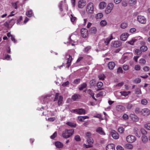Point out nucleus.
<instances>
[{"label": "nucleus", "instance_id": "1", "mask_svg": "<svg viewBox=\"0 0 150 150\" xmlns=\"http://www.w3.org/2000/svg\"><path fill=\"white\" fill-rule=\"evenodd\" d=\"M74 132L73 129H66L62 132V136L64 138H69L74 134Z\"/></svg>", "mask_w": 150, "mask_h": 150}, {"label": "nucleus", "instance_id": "2", "mask_svg": "<svg viewBox=\"0 0 150 150\" xmlns=\"http://www.w3.org/2000/svg\"><path fill=\"white\" fill-rule=\"evenodd\" d=\"M54 101H57L58 105L60 106L62 103L63 97L62 96H59V93H57L55 94V97L54 99Z\"/></svg>", "mask_w": 150, "mask_h": 150}, {"label": "nucleus", "instance_id": "3", "mask_svg": "<svg viewBox=\"0 0 150 150\" xmlns=\"http://www.w3.org/2000/svg\"><path fill=\"white\" fill-rule=\"evenodd\" d=\"M94 10V6L92 3H89L87 5L86 11L88 13H93Z\"/></svg>", "mask_w": 150, "mask_h": 150}, {"label": "nucleus", "instance_id": "4", "mask_svg": "<svg viewBox=\"0 0 150 150\" xmlns=\"http://www.w3.org/2000/svg\"><path fill=\"white\" fill-rule=\"evenodd\" d=\"M114 4L112 3H109L108 4L105 10L106 14H108L110 13L112 10Z\"/></svg>", "mask_w": 150, "mask_h": 150}, {"label": "nucleus", "instance_id": "5", "mask_svg": "<svg viewBox=\"0 0 150 150\" xmlns=\"http://www.w3.org/2000/svg\"><path fill=\"white\" fill-rule=\"evenodd\" d=\"M137 21L140 23L143 24H145L146 22V19L143 16L139 15L137 17Z\"/></svg>", "mask_w": 150, "mask_h": 150}, {"label": "nucleus", "instance_id": "6", "mask_svg": "<svg viewBox=\"0 0 150 150\" xmlns=\"http://www.w3.org/2000/svg\"><path fill=\"white\" fill-rule=\"evenodd\" d=\"M72 112H76L79 115L85 114L86 113L85 110L82 108H79L73 110Z\"/></svg>", "mask_w": 150, "mask_h": 150}, {"label": "nucleus", "instance_id": "7", "mask_svg": "<svg viewBox=\"0 0 150 150\" xmlns=\"http://www.w3.org/2000/svg\"><path fill=\"white\" fill-rule=\"evenodd\" d=\"M136 140V137L132 135H129L126 137L127 141L129 143H133Z\"/></svg>", "mask_w": 150, "mask_h": 150}, {"label": "nucleus", "instance_id": "8", "mask_svg": "<svg viewBox=\"0 0 150 150\" xmlns=\"http://www.w3.org/2000/svg\"><path fill=\"white\" fill-rule=\"evenodd\" d=\"M65 58L67 60V67L68 68L71 65V63L72 58L71 56L68 54H66Z\"/></svg>", "mask_w": 150, "mask_h": 150}, {"label": "nucleus", "instance_id": "9", "mask_svg": "<svg viewBox=\"0 0 150 150\" xmlns=\"http://www.w3.org/2000/svg\"><path fill=\"white\" fill-rule=\"evenodd\" d=\"M141 113L144 116H148L150 114V110L148 108H144L141 111Z\"/></svg>", "mask_w": 150, "mask_h": 150}, {"label": "nucleus", "instance_id": "10", "mask_svg": "<svg viewBox=\"0 0 150 150\" xmlns=\"http://www.w3.org/2000/svg\"><path fill=\"white\" fill-rule=\"evenodd\" d=\"M112 34L106 40H104L103 42V44L104 45H107L109 43L110 41L113 39Z\"/></svg>", "mask_w": 150, "mask_h": 150}, {"label": "nucleus", "instance_id": "11", "mask_svg": "<svg viewBox=\"0 0 150 150\" xmlns=\"http://www.w3.org/2000/svg\"><path fill=\"white\" fill-rule=\"evenodd\" d=\"M86 4L85 0H80L78 2V6L79 8H82L86 5Z\"/></svg>", "mask_w": 150, "mask_h": 150}, {"label": "nucleus", "instance_id": "12", "mask_svg": "<svg viewBox=\"0 0 150 150\" xmlns=\"http://www.w3.org/2000/svg\"><path fill=\"white\" fill-rule=\"evenodd\" d=\"M111 134L112 137L115 139H117L119 138V135L117 132L114 130H112Z\"/></svg>", "mask_w": 150, "mask_h": 150}, {"label": "nucleus", "instance_id": "13", "mask_svg": "<svg viewBox=\"0 0 150 150\" xmlns=\"http://www.w3.org/2000/svg\"><path fill=\"white\" fill-rule=\"evenodd\" d=\"M121 42L119 41L112 42L111 43V46L112 47H117L121 46Z\"/></svg>", "mask_w": 150, "mask_h": 150}, {"label": "nucleus", "instance_id": "14", "mask_svg": "<svg viewBox=\"0 0 150 150\" xmlns=\"http://www.w3.org/2000/svg\"><path fill=\"white\" fill-rule=\"evenodd\" d=\"M82 36L83 38H86L88 35V30L85 28H82L81 30Z\"/></svg>", "mask_w": 150, "mask_h": 150}, {"label": "nucleus", "instance_id": "15", "mask_svg": "<svg viewBox=\"0 0 150 150\" xmlns=\"http://www.w3.org/2000/svg\"><path fill=\"white\" fill-rule=\"evenodd\" d=\"M129 35L127 33H124L122 34L120 36V39L123 41H125L127 39Z\"/></svg>", "mask_w": 150, "mask_h": 150}, {"label": "nucleus", "instance_id": "16", "mask_svg": "<svg viewBox=\"0 0 150 150\" xmlns=\"http://www.w3.org/2000/svg\"><path fill=\"white\" fill-rule=\"evenodd\" d=\"M134 132L136 135L139 137L141 136V134L140 133V131L137 127H135L134 129Z\"/></svg>", "mask_w": 150, "mask_h": 150}, {"label": "nucleus", "instance_id": "17", "mask_svg": "<svg viewBox=\"0 0 150 150\" xmlns=\"http://www.w3.org/2000/svg\"><path fill=\"white\" fill-rule=\"evenodd\" d=\"M106 150H115V146L113 144H108L106 147Z\"/></svg>", "mask_w": 150, "mask_h": 150}, {"label": "nucleus", "instance_id": "18", "mask_svg": "<svg viewBox=\"0 0 150 150\" xmlns=\"http://www.w3.org/2000/svg\"><path fill=\"white\" fill-rule=\"evenodd\" d=\"M128 59L127 56L124 55L120 60V62L121 64H123Z\"/></svg>", "mask_w": 150, "mask_h": 150}, {"label": "nucleus", "instance_id": "19", "mask_svg": "<svg viewBox=\"0 0 150 150\" xmlns=\"http://www.w3.org/2000/svg\"><path fill=\"white\" fill-rule=\"evenodd\" d=\"M130 117L132 120L134 121H138L139 120L138 117L134 114H131Z\"/></svg>", "mask_w": 150, "mask_h": 150}, {"label": "nucleus", "instance_id": "20", "mask_svg": "<svg viewBox=\"0 0 150 150\" xmlns=\"http://www.w3.org/2000/svg\"><path fill=\"white\" fill-rule=\"evenodd\" d=\"M96 132L101 135H105V133L103 130L102 128L101 127H99L96 130Z\"/></svg>", "mask_w": 150, "mask_h": 150}, {"label": "nucleus", "instance_id": "21", "mask_svg": "<svg viewBox=\"0 0 150 150\" xmlns=\"http://www.w3.org/2000/svg\"><path fill=\"white\" fill-rule=\"evenodd\" d=\"M115 66V64L113 62H110L108 64V67L109 69L110 70H112Z\"/></svg>", "mask_w": 150, "mask_h": 150}, {"label": "nucleus", "instance_id": "22", "mask_svg": "<svg viewBox=\"0 0 150 150\" xmlns=\"http://www.w3.org/2000/svg\"><path fill=\"white\" fill-rule=\"evenodd\" d=\"M55 146L57 148H61L62 147L63 144L60 142L57 141L55 143Z\"/></svg>", "mask_w": 150, "mask_h": 150}, {"label": "nucleus", "instance_id": "23", "mask_svg": "<svg viewBox=\"0 0 150 150\" xmlns=\"http://www.w3.org/2000/svg\"><path fill=\"white\" fill-rule=\"evenodd\" d=\"M106 6V3L104 2H101L99 5V8L101 9H103Z\"/></svg>", "mask_w": 150, "mask_h": 150}, {"label": "nucleus", "instance_id": "24", "mask_svg": "<svg viewBox=\"0 0 150 150\" xmlns=\"http://www.w3.org/2000/svg\"><path fill=\"white\" fill-rule=\"evenodd\" d=\"M125 108L124 107L121 105H119L117 107V110L119 111H122L124 110Z\"/></svg>", "mask_w": 150, "mask_h": 150}, {"label": "nucleus", "instance_id": "25", "mask_svg": "<svg viewBox=\"0 0 150 150\" xmlns=\"http://www.w3.org/2000/svg\"><path fill=\"white\" fill-rule=\"evenodd\" d=\"M66 124L72 127H76V124L71 122H68L66 123Z\"/></svg>", "mask_w": 150, "mask_h": 150}, {"label": "nucleus", "instance_id": "26", "mask_svg": "<svg viewBox=\"0 0 150 150\" xmlns=\"http://www.w3.org/2000/svg\"><path fill=\"white\" fill-rule=\"evenodd\" d=\"M33 13L32 10L28 11L26 13V15L28 17H30L32 16L33 15Z\"/></svg>", "mask_w": 150, "mask_h": 150}, {"label": "nucleus", "instance_id": "27", "mask_svg": "<svg viewBox=\"0 0 150 150\" xmlns=\"http://www.w3.org/2000/svg\"><path fill=\"white\" fill-rule=\"evenodd\" d=\"M128 24L126 22H123L120 25V27L122 29H125L128 26Z\"/></svg>", "mask_w": 150, "mask_h": 150}, {"label": "nucleus", "instance_id": "28", "mask_svg": "<svg viewBox=\"0 0 150 150\" xmlns=\"http://www.w3.org/2000/svg\"><path fill=\"white\" fill-rule=\"evenodd\" d=\"M130 93V91H128V92L126 91H121L120 92V93L121 94V95L123 96H127L128 95L129 93Z\"/></svg>", "mask_w": 150, "mask_h": 150}, {"label": "nucleus", "instance_id": "29", "mask_svg": "<svg viewBox=\"0 0 150 150\" xmlns=\"http://www.w3.org/2000/svg\"><path fill=\"white\" fill-rule=\"evenodd\" d=\"M135 93L137 95H140L142 94V92L141 89L140 88H136L135 90Z\"/></svg>", "mask_w": 150, "mask_h": 150}, {"label": "nucleus", "instance_id": "30", "mask_svg": "<svg viewBox=\"0 0 150 150\" xmlns=\"http://www.w3.org/2000/svg\"><path fill=\"white\" fill-rule=\"evenodd\" d=\"M79 96V95L75 94L72 96L71 99L73 100L74 101H75L78 99Z\"/></svg>", "mask_w": 150, "mask_h": 150}, {"label": "nucleus", "instance_id": "31", "mask_svg": "<svg viewBox=\"0 0 150 150\" xmlns=\"http://www.w3.org/2000/svg\"><path fill=\"white\" fill-rule=\"evenodd\" d=\"M129 3L130 6H133L136 4V0H129Z\"/></svg>", "mask_w": 150, "mask_h": 150}, {"label": "nucleus", "instance_id": "32", "mask_svg": "<svg viewBox=\"0 0 150 150\" xmlns=\"http://www.w3.org/2000/svg\"><path fill=\"white\" fill-rule=\"evenodd\" d=\"M86 84L85 83H83L81 85V86L79 88V90L80 91H81L86 88Z\"/></svg>", "mask_w": 150, "mask_h": 150}, {"label": "nucleus", "instance_id": "33", "mask_svg": "<svg viewBox=\"0 0 150 150\" xmlns=\"http://www.w3.org/2000/svg\"><path fill=\"white\" fill-rule=\"evenodd\" d=\"M103 15L102 13H99L97 14L96 16V18L97 19L101 18L103 17Z\"/></svg>", "mask_w": 150, "mask_h": 150}, {"label": "nucleus", "instance_id": "34", "mask_svg": "<svg viewBox=\"0 0 150 150\" xmlns=\"http://www.w3.org/2000/svg\"><path fill=\"white\" fill-rule=\"evenodd\" d=\"M87 141L89 144H91L92 145L93 143V140L92 138H90L88 139H87Z\"/></svg>", "mask_w": 150, "mask_h": 150}, {"label": "nucleus", "instance_id": "35", "mask_svg": "<svg viewBox=\"0 0 150 150\" xmlns=\"http://www.w3.org/2000/svg\"><path fill=\"white\" fill-rule=\"evenodd\" d=\"M142 140L144 143H146L148 141V138L147 136H144L142 137Z\"/></svg>", "mask_w": 150, "mask_h": 150}, {"label": "nucleus", "instance_id": "36", "mask_svg": "<svg viewBox=\"0 0 150 150\" xmlns=\"http://www.w3.org/2000/svg\"><path fill=\"white\" fill-rule=\"evenodd\" d=\"M107 22L105 20H102L100 22V24L102 26H105L107 24Z\"/></svg>", "mask_w": 150, "mask_h": 150}, {"label": "nucleus", "instance_id": "37", "mask_svg": "<svg viewBox=\"0 0 150 150\" xmlns=\"http://www.w3.org/2000/svg\"><path fill=\"white\" fill-rule=\"evenodd\" d=\"M123 69L125 71H127L129 69V67L128 65L126 64H124L122 67Z\"/></svg>", "mask_w": 150, "mask_h": 150}, {"label": "nucleus", "instance_id": "38", "mask_svg": "<svg viewBox=\"0 0 150 150\" xmlns=\"http://www.w3.org/2000/svg\"><path fill=\"white\" fill-rule=\"evenodd\" d=\"M90 32L92 33H95L96 32V28L94 27L91 28L90 30Z\"/></svg>", "mask_w": 150, "mask_h": 150}, {"label": "nucleus", "instance_id": "39", "mask_svg": "<svg viewBox=\"0 0 150 150\" xmlns=\"http://www.w3.org/2000/svg\"><path fill=\"white\" fill-rule=\"evenodd\" d=\"M125 147L126 148L129 149H132L133 148V146L132 145L129 144L125 145Z\"/></svg>", "mask_w": 150, "mask_h": 150}, {"label": "nucleus", "instance_id": "40", "mask_svg": "<svg viewBox=\"0 0 150 150\" xmlns=\"http://www.w3.org/2000/svg\"><path fill=\"white\" fill-rule=\"evenodd\" d=\"M90 84L91 86H93L96 84V82L95 80H92L90 81Z\"/></svg>", "mask_w": 150, "mask_h": 150}, {"label": "nucleus", "instance_id": "41", "mask_svg": "<svg viewBox=\"0 0 150 150\" xmlns=\"http://www.w3.org/2000/svg\"><path fill=\"white\" fill-rule=\"evenodd\" d=\"M141 102V103L144 105H146L148 103L147 100L145 99H142Z\"/></svg>", "mask_w": 150, "mask_h": 150}, {"label": "nucleus", "instance_id": "42", "mask_svg": "<svg viewBox=\"0 0 150 150\" xmlns=\"http://www.w3.org/2000/svg\"><path fill=\"white\" fill-rule=\"evenodd\" d=\"M144 127L147 129L150 130V123H148L144 125Z\"/></svg>", "mask_w": 150, "mask_h": 150}, {"label": "nucleus", "instance_id": "43", "mask_svg": "<svg viewBox=\"0 0 150 150\" xmlns=\"http://www.w3.org/2000/svg\"><path fill=\"white\" fill-rule=\"evenodd\" d=\"M140 49L141 50L143 51H145L147 50L148 48L146 46L144 45L141 47Z\"/></svg>", "mask_w": 150, "mask_h": 150}, {"label": "nucleus", "instance_id": "44", "mask_svg": "<svg viewBox=\"0 0 150 150\" xmlns=\"http://www.w3.org/2000/svg\"><path fill=\"white\" fill-rule=\"evenodd\" d=\"M98 77L100 79L103 80H104L105 77L103 74H101L99 75Z\"/></svg>", "mask_w": 150, "mask_h": 150}, {"label": "nucleus", "instance_id": "45", "mask_svg": "<svg viewBox=\"0 0 150 150\" xmlns=\"http://www.w3.org/2000/svg\"><path fill=\"white\" fill-rule=\"evenodd\" d=\"M56 120V118L55 117H51L49 118L48 119H46V120L49 122H53Z\"/></svg>", "mask_w": 150, "mask_h": 150}, {"label": "nucleus", "instance_id": "46", "mask_svg": "<svg viewBox=\"0 0 150 150\" xmlns=\"http://www.w3.org/2000/svg\"><path fill=\"white\" fill-rule=\"evenodd\" d=\"M92 145L91 144H88V145L84 144L83 145V146L84 148H91L92 147Z\"/></svg>", "mask_w": 150, "mask_h": 150}, {"label": "nucleus", "instance_id": "47", "mask_svg": "<svg viewBox=\"0 0 150 150\" xmlns=\"http://www.w3.org/2000/svg\"><path fill=\"white\" fill-rule=\"evenodd\" d=\"M124 131V129L122 127H120L118 129V131L119 132L122 133Z\"/></svg>", "mask_w": 150, "mask_h": 150}, {"label": "nucleus", "instance_id": "48", "mask_svg": "<svg viewBox=\"0 0 150 150\" xmlns=\"http://www.w3.org/2000/svg\"><path fill=\"white\" fill-rule=\"evenodd\" d=\"M123 71L122 69V67H119L117 69V72L118 73H122Z\"/></svg>", "mask_w": 150, "mask_h": 150}, {"label": "nucleus", "instance_id": "49", "mask_svg": "<svg viewBox=\"0 0 150 150\" xmlns=\"http://www.w3.org/2000/svg\"><path fill=\"white\" fill-rule=\"evenodd\" d=\"M146 62V60L143 59H141L139 60V63L141 64H144Z\"/></svg>", "mask_w": 150, "mask_h": 150}, {"label": "nucleus", "instance_id": "50", "mask_svg": "<svg viewBox=\"0 0 150 150\" xmlns=\"http://www.w3.org/2000/svg\"><path fill=\"white\" fill-rule=\"evenodd\" d=\"M80 82V79H79L75 80L74 81V83L75 84H78Z\"/></svg>", "mask_w": 150, "mask_h": 150}, {"label": "nucleus", "instance_id": "51", "mask_svg": "<svg viewBox=\"0 0 150 150\" xmlns=\"http://www.w3.org/2000/svg\"><path fill=\"white\" fill-rule=\"evenodd\" d=\"M103 85V83L102 82H99L97 83V86L98 88H101Z\"/></svg>", "mask_w": 150, "mask_h": 150}, {"label": "nucleus", "instance_id": "52", "mask_svg": "<svg viewBox=\"0 0 150 150\" xmlns=\"http://www.w3.org/2000/svg\"><path fill=\"white\" fill-rule=\"evenodd\" d=\"M141 81V79L139 78H137L134 81V82L136 83H140Z\"/></svg>", "mask_w": 150, "mask_h": 150}, {"label": "nucleus", "instance_id": "53", "mask_svg": "<svg viewBox=\"0 0 150 150\" xmlns=\"http://www.w3.org/2000/svg\"><path fill=\"white\" fill-rule=\"evenodd\" d=\"M140 130L142 133L143 134H145L147 133L146 131L143 128H141V129Z\"/></svg>", "mask_w": 150, "mask_h": 150}, {"label": "nucleus", "instance_id": "54", "mask_svg": "<svg viewBox=\"0 0 150 150\" xmlns=\"http://www.w3.org/2000/svg\"><path fill=\"white\" fill-rule=\"evenodd\" d=\"M91 133L89 132H88L86 133V139L91 138Z\"/></svg>", "mask_w": 150, "mask_h": 150}, {"label": "nucleus", "instance_id": "55", "mask_svg": "<svg viewBox=\"0 0 150 150\" xmlns=\"http://www.w3.org/2000/svg\"><path fill=\"white\" fill-rule=\"evenodd\" d=\"M136 40V39H132V40L129 41L128 42V43L131 45H133L134 42H135Z\"/></svg>", "mask_w": 150, "mask_h": 150}, {"label": "nucleus", "instance_id": "56", "mask_svg": "<svg viewBox=\"0 0 150 150\" xmlns=\"http://www.w3.org/2000/svg\"><path fill=\"white\" fill-rule=\"evenodd\" d=\"M91 48V47L90 46H88L86 47L84 50V51L85 52H87Z\"/></svg>", "mask_w": 150, "mask_h": 150}, {"label": "nucleus", "instance_id": "57", "mask_svg": "<svg viewBox=\"0 0 150 150\" xmlns=\"http://www.w3.org/2000/svg\"><path fill=\"white\" fill-rule=\"evenodd\" d=\"M135 52L138 55H140L142 53L141 50L139 49H136L135 50Z\"/></svg>", "mask_w": 150, "mask_h": 150}, {"label": "nucleus", "instance_id": "58", "mask_svg": "<svg viewBox=\"0 0 150 150\" xmlns=\"http://www.w3.org/2000/svg\"><path fill=\"white\" fill-rule=\"evenodd\" d=\"M134 69L136 70H139L140 69V67L138 65H136L134 67Z\"/></svg>", "mask_w": 150, "mask_h": 150}, {"label": "nucleus", "instance_id": "59", "mask_svg": "<svg viewBox=\"0 0 150 150\" xmlns=\"http://www.w3.org/2000/svg\"><path fill=\"white\" fill-rule=\"evenodd\" d=\"M122 6L126 7L127 5V4L126 1H123L122 3Z\"/></svg>", "mask_w": 150, "mask_h": 150}, {"label": "nucleus", "instance_id": "60", "mask_svg": "<svg viewBox=\"0 0 150 150\" xmlns=\"http://www.w3.org/2000/svg\"><path fill=\"white\" fill-rule=\"evenodd\" d=\"M143 69L145 71H147L149 70L150 68L149 67L145 66L143 68Z\"/></svg>", "mask_w": 150, "mask_h": 150}, {"label": "nucleus", "instance_id": "61", "mask_svg": "<svg viewBox=\"0 0 150 150\" xmlns=\"http://www.w3.org/2000/svg\"><path fill=\"white\" fill-rule=\"evenodd\" d=\"M57 136V133L56 132L53 134L51 136L50 138L52 139H54Z\"/></svg>", "mask_w": 150, "mask_h": 150}, {"label": "nucleus", "instance_id": "62", "mask_svg": "<svg viewBox=\"0 0 150 150\" xmlns=\"http://www.w3.org/2000/svg\"><path fill=\"white\" fill-rule=\"evenodd\" d=\"M75 139L77 141H79L80 140V137L79 135L76 136L74 137Z\"/></svg>", "mask_w": 150, "mask_h": 150}, {"label": "nucleus", "instance_id": "63", "mask_svg": "<svg viewBox=\"0 0 150 150\" xmlns=\"http://www.w3.org/2000/svg\"><path fill=\"white\" fill-rule=\"evenodd\" d=\"M124 84V83L123 82L119 83L115 86V87H121Z\"/></svg>", "mask_w": 150, "mask_h": 150}, {"label": "nucleus", "instance_id": "64", "mask_svg": "<svg viewBox=\"0 0 150 150\" xmlns=\"http://www.w3.org/2000/svg\"><path fill=\"white\" fill-rule=\"evenodd\" d=\"M123 118L125 119V120H127V119L128 118V115L126 114H125L122 116Z\"/></svg>", "mask_w": 150, "mask_h": 150}]
</instances>
